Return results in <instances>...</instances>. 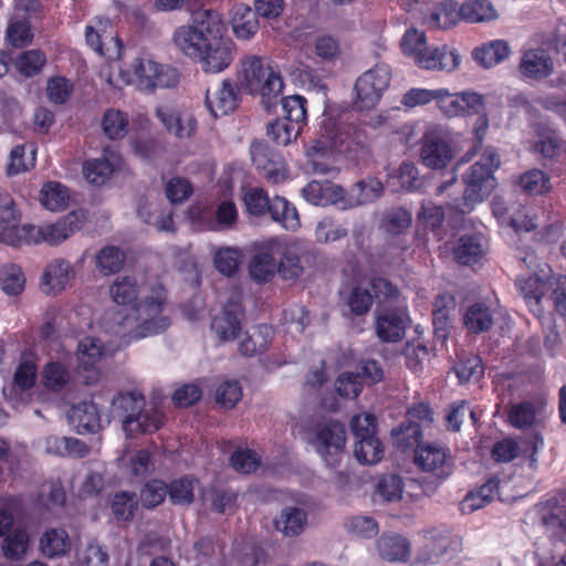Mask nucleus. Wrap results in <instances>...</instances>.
I'll use <instances>...</instances> for the list:
<instances>
[{
    "label": "nucleus",
    "instance_id": "1",
    "mask_svg": "<svg viewBox=\"0 0 566 566\" xmlns=\"http://www.w3.org/2000/svg\"><path fill=\"white\" fill-rule=\"evenodd\" d=\"M164 301V293L158 292L155 296L145 297L137 305L118 312V333L129 339H139L166 331L169 319L161 314Z\"/></svg>",
    "mask_w": 566,
    "mask_h": 566
},
{
    "label": "nucleus",
    "instance_id": "2",
    "mask_svg": "<svg viewBox=\"0 0 566 566\" xmlns=\"http://www.w3.org/2000/svg\"><path fill=\"white\" fill-rule=\"evenodd\" d=\"M112 415L128 434L151 433L164 423V415L154 407L146 409L145 397L137 391L116 395L112 400Z\"/></svg>",
    "mask_w": 566,
    "mask_h": 566
},
{
    "label": "nucleus",
    "instance_id": "3",
    "mask_svg": "<svg viewBox=\"0 0 566 566\" xmlns=\"http://www.w3.org/2000/svg\"><path fill=\"white\" fill-rule=\"evenodd\" d=\"M238 78L241 87L248 93L261 95L266 111H271L276 104V98L284 87L281 75L255 55H248L241 60Z\"/></svg>",
    "mask_w": 566,
    "mask_h": 566
},
{
    "label": "nucleus",
    "instance_id": "4",
    "mask_svg": "<svg viewBox=\"0 0 566 566\" xmlns=\"http://www.w3.org/2000/svg\"><path fill=\"white\" fill-rule=\"evenodd\" d=\"M221 25L217 14L209 10L196 13L192 25H181L174 33L176 46L188 57L197 61Z\"/></svg>",
    "mask_w": 566,
    "mask_h": 566
},
{
    "label": "nucleus",
    "instance_id": "5",
    "mask_svg": "<svg viewBox=\"0 0 566 566\" xmlns=\"http://www.w3.org/2000/svg\"><path fill=\"white\" fill-rule=\"evenodd\" d=\"M346 429L336 420L316 423L310 431V444L318 453L325 465L337 469L345 457Z\"/></svg>",
    "mask_w": 566,
    "mask_h": 566
},
{
    "label": "nucleus",
    "instance_id": "6",
    "mask_svg": "<svg viewBox=\"0 0 566 566\" xmlns=\"http://www.w3.org/2000/svg\"><path fill=\"white\" fill-rule=\"evenodd\" d=\"M247 211L255 217L269 213L273 221L281 223L286 230H296L300 227L298 213L295 207L283 198L275 196L270 199L262 188H250L243 196Z\"/></svg>",
    "mask_w": 566,
    "mask_h": 566
},
{
    "label": "nucleus",
    "instance_id": "7",
    "mask_svg": "<svg viewBox=\"0 0 566 566\" xmlns=\"http://www.w3.org/2000/svg\"><path fill=\"white\" fill-rule=\"evenodd\" d=\"M463 181L465 188L462 196L455 197L448 205L459 213L467 214L491 193L495 187V178L491 168L476 161L463 176Z\"/></svg>",
    "mask_w": 566,
    "mask_h": 566
},
{
    "label": "nucleus",
    "instance_id": "8",
    "mask_svg": "<svg viewBox=\"0 0 566 566\" xmlns=\"http://www.w3.org/2000/svg\"><path fill=\"white\" fill-rule=\"evenodd\" d=\"M391 78L390 67L386 64H377L371 70L363 73L355 83V107L357 109H371L380 101Z\"/></svg>",
    "mask_w": 566,
    "mask_h": 566
},
{
    "label": "nucleus",
    "instance_id": "9",
    "mask_svg": "<svg viewBox=\"0 0 566 566\" xmlns=\"http://www.w3.org/2000/svg\"><path fill=\"white\" fill-rule=\"evenodd\" d=\"M137 86L143 91L156 87H172L179 82L176 69L158 65L149 59H136L133 64Z\"/></svg>",
    "mask_w": 566,
    "mask_h": 566
},
{
    "label": "nucleus",
    "instance_id": "10",
    "mask_svg": "<svg viewBox=\"0 0 566 566\" xmlns=\"http://www.w3.org/2000/svg\"><path fill=\"white\" fill-rule=\"evenodd\" d=\"M250 151L253 165L269 182L277 185L287 178L285 161L265 142H253Z\"/></svg>",
    "mask_w": 566,
    "mask_h": 566
},
{
    "label": "nucleus",
    "instance_id": "11",
    "mask_svg": "<svg viewBox=\"0 0 566 566\" xmlns=\"http://www.w3.org/2000/svg\"><path fill=\"white\" fill-rule=\"evenodd\" d=\"M438 106L447 117L468 116L484 109V98L475 92L450 94L439 90Z\"/></svg>",
    "mask_w": 566,
    "mask_h": 566
},
{
    "label": "nucleus",
    "instance_id": "12",
    "mask_svg": "<svg viewBox=\"0 0 566 566\" xmlns=\"http://www.w3.org/2000/svg\"><path fill=\"white\" fill-rule=\"evenodd\" d=\"M197 61L207 73H219L226 70L233 61V44L221 36V25L216 35L209 38V43L202 51V57Z\"/></svg>",
    "mask_w": 566,
    "mask_h": 566
},
{
    "label": "nucleus",
    "instance_id": "13",
    "mask_svg": "<svg viewBox=\"0 0 566 566\" xmlns=\"http://www.w3.org/2000/svg\"><path fill=\"white\" fill-rule=\"evenodd\" d=\"M413 462L418 469L437 475L438 479H447L450 474L448 451L439 443L428 442L418 446Z\"/></svg>",
    "mask_w": 566,
    "mask_h": 566
},
{
    "label": "nucleus",
    "instance_id": "14",
    "mask_svg": "<svg viewBox=\"0 0 566 566\" xmlns=\"http://www.w3.org/2000/svg\"><path fill=\"white\" fill-rule=\"evenodd\" d=\"M281 253V244L276 239H270L258 248L249 262V273L258 283L268 282L277 271L275 254Z\"/></svg>",
    "mask_w": 566,
    "mask_h": 566
},
{
    "label": "nucleus",
    "instance_id": "15",
    "mask_svg": "<svg viewBox=\"0 0 566 566\" xmlns=\"http://www.w3.org/2000/svg\"><path fill=\"white\" fill-rule=\"evenodd\" d=\"M344 140L337 135L327 136L325 139L314 140L306 150L305 168L308 172L317 175H329L336 170L328 164V157L334 149L343 151Z\"/></svg>",
    "mask_w": 566,
    "mask_h": 566
},
{
    "label": "nucleus",
    "instance_id": "16",
    "mask_svg": "<svg viewBox=\"0 0 566 566\" xmlns=\"http://www.w3.org/2000/svg\"><path fill=\"white\" fill-rule=\"evenodd\" d=\"M344 140L337 135L327 136L325 139L314 140L306 150L305 168L308 172L317 175H329L336 170L328 164V157L334 149L343 151Z\"/></svg>",
    "mask_w": 566,
    "mask_h": 566
},
{
    "label": "nucleus",
    "instance_id": "17",
    "mask_svg": "<svg viewBox=\"0 0 566 566\" xmlns=\"http://www.w3.org/2000/svg\"><path fill=\"white\" fill-rule=\"evenodd\" d=\"M453 150L446 138L428 133L422 137L420 159L422 164L432 169H442L453 159Z\"/></svg>",
    "mask_w": 566,
    "mask_h": 566
},
{
    "label": "nucleus",
    "instance_id": "18",
    "mask_svg": "<svg viewBox=\"0 0 566 566\" xmlns=\"http://www.w3.org/2000/svg\"><path fill=\"white\" fill-rule=\"evenodd\" d=\"M84 221L85 213L78 210L67 213L54 223L36 227L41 232L40 238H36V243L46 242L51 245L59 244L74 232L78 231L83 227Z\"/></svg>",
    "mask_w": 566,
    "mask_h": 566
},
{
    "label": "nucleus",
    "instance_id": "19",
    "mask_svg": "<svg viewBox=\"0 0 566 566\" xmlns=\"http://www.w3.org/2000/svg\"><path fill=\"white\" fill-rule=\"evenodd\" d=\"M156 116L167 133L178 139L191 138L196 133L197 119L187 112L159 106L156 108Z\"/></svg>",
    "mask_w": 566,
    "mask_h": 566
},
{
    "label": "nucleus",
    "instance_id": "20",
    "mask_svg": "<svg viewBox=\"0 0 566 566\" xmlns=\"http://www.w3.org/2000/svg\"><path fill=\"white\" fill-rule=\"evenodd\" d=\"M240 101L238 85L231 80H224L221 87L206 93V106L214 117L224 116L237 109Z\"/></svg>",
    "mask_w": 566,
    "mask_h": 566
},
{
    "label": "nucleus",
    "instance_id": "21",
    "mask_svg": "<svg viewBox=\"0 0 566 566\" xmlns=\"http://www.w3.org/2000/svg\"><path fill=\"white\" fill-rule=\"evenodd\" d=\"M242 307L239 302L230 300L221 313L213 317L211 331L222 342L233 340L241 331Z\"/></svg>",
    "mask_w": 566,
    "mask_h": 566
},
{
    "label": "nucleus",
    "instance_id": "22",
    "mask_svg": "<svg viewBox=\"0 0 566 566\" xmlns=\"http://www.w3.org/2000/svg\"><path fill=\"white\" fill-rule=\"evenodd\" d=\"M460 55L447 46L429 48L427 44L415 55L416 63L426 70L453 71L459 65Z\"/></svg>",
    "mask_w": 566,
    "mask_h": 566
},
{
    "label": "nucleus",
    "instance_id": "23",
    "mask_svg": "<svg viewBox=\"0 0 566 566\" xmlns=\"http://www.w3.org/2000/svg\"><path fill=\"white\" fill-rule=\"evenodd\" d=\"M518 70L524 77L543 80L552 75L554 63L546 50L531 49L523 53Z\"/></svg>",
    "mask_w": 566,
    "mask_h": 566
},
{
    "label": "nucleus",
    "instance_id": "24",
    "mask_svg": "<svg viewBox=\"0 0 566 566\" xmlns=\"http://www.w3.org/2000/svg\"><path fill=\"white\" fill-rule=\"evenodd\" d=\"M67 420L80 434L97 432L102 427L98 408L92 401L72 406L67 411Z\"/></svg>",
    "mask_w": 566,
    "mask_h": 566
},
{
    "label": "nucleus",
    "instance_id": "25",
    "mask_svg": "<svg viewBox=\"0 0 566 566\" xmlns=\"http://www.w3.org/2000/svg\"><path fill=\"white\" fill-rule=\"evenodd\" d=\"M422 546V559L428 563H436L438 559L459 549L461 542L458 537H452L446 531L432 530L424 535Z\"/></svg>",
    "mask_w": 566,
    "mask_h": 566
},
{
    "label": "nucleus",
    "instance_id": "26",
    "mask_svg": "<svg viewBox=\"0 0 566 566\" xmlns=\"http://www.w3.org/2000/svg\"><path fill=\"white\" fill-rule=\"evenodd\" d=\"M457 302L449 293L440 294L433 303V328L434 338L444 343L449 336L452 316L455 313Z\"/></svg>",
    "mask_w": 566,
    "mask_h": 566
},
{
    "label": "nucleus",
    "instance_id": "27",
    "mask_svg": "<svg viewBox=\"0 0 566 566\" xmlns=\"http://www.w3.org/2000/svg\"><path fill=\"white\" fill-rule=\"evenodd\" d=\"M406 326V317L401 313L384 311L377 315L376 334L382 342L396 343L405 336Z\"/></svg>",
    "mask_w": 566,
    "mask_h": 566
},
{
    "label": "nucleus",
    "instance_id": "28",
    "mask_svg": "<svg viewBox=\"0 0 566 566\" xmlns=\"http://www.w3.org/2000/svg\"><path fill=\"white\" fill-rule=\"evenodd\" d=\"M72 277L71 265L59 259L48 264L42 275L41 290L45 294H56L65 289Z\"/></svg>",
    "mask_w": 566,
    "mask_h": 566
},
{
    "label": "nucleus",
    "instance_id": "29",
    "mask_svg": "<svg viewBox=\"0 0 566 566\" xmlns=\"http://www.w3.org/2000/svg\"><path fill=\"white\" fill-rule=\"evenodd\" d=\"M302 193L306 201L315 206L335 203L344 197L343 188L328 180H312L303 188Z\"/></svg>",
    "mask_w": 566,
    "mask_h": 566
},
{
    "label": "nucleus",
    "instance_id": "30",
    "mask_svg": "<svg viewBox=\"0 0 566 566\" xmlns=\"http://www.w3.org/2000/svg\"><path fill=\"white\" fill-rule=\"evenodd\" d=\"M511 54V46L505 40H493L481 44L472 51L473 60L484 69L495 66Z\"/></svg>",
    "mask_w": 566,
    "mask_h": 566
},
{
    "label": "nucleus",
    "instance_id": "31",
    "mask_svg": "<svg viewBox=\"0 0 566 566\" xmlns=\"http://www.w3.org/2000/svg\"><path fill=\"white\" fill-rule=\"evenodd\" d=\"M29 548L30 536L23 525L0 538V551L7 560L24 559Z\"/></svg>",
    "mask_w": 566,
    "mask_h": 566
},
{
    "label": "nucleus",
    "instance_id": "32",
    "mask_svg": "<svg viewBox=\"0 0 566 566\" xmlns=\"http://www.w3.org/2000/svg\"><path fill=\"white\" fill-rule=\"evenodd\" d=\"M0 242L12 247L36 243L41 233L35 226H19V222L0 223Z\"/></svg>",
    "mask_w": 566,
    "mask_h": 566
},
{
    "label": "nucleus",
    "instance_id": "33",
    "mask_svg": "<svg viewBox=\"0 0 566 566\" xmlns=\"http://www.w3.org/2000/svg\"><path fill=\"white\" fill-rule=\"evenodd\" d=\"M231 23L234 34L242 40L251 39L259 30L256 12L242 3L233 7Z\"/></svg>",
    "mask_w": 566,
    "mask_h": 566
},
{
    "label": "nucleus",
    "instance_id": "34",
    "mask_svg": "<svg viewBox=\"0 0 566 566\" xmlns=\"http://www.w3.org/2000/svg\"><path fill=\"white\" fill-rule=\"evenodd\" d=\"M494 323L493 313L483 303L470 305L463 315V324L470 333L480 334L488 332Z\"/></svg>",
    "mask_w": 566,
    "mask_h": 566
},
{
    "label": "nucleus",
    "instance_id": "35",
    "mask_svg": "<svg viewBox=\"0 0 566 566\" xmlns=\"http://www.w3.org/2000/svg\"><path fill=\"white\" fill-rule=\"evenodd\" d=\"M542 523L554 530L566 533V502L549 499L538 507Z\"/></svg>",
    "mask_w": 566,
    "mask_h": 566
},
{
    "label": "nucleus",
    "instance_id": "36",
    "mask_svg": "<svg viewBox=\"0 0 566 566\" xmlns=\"http://www.w3.org/2000/svg\"><path fill=\"white\" fill-rule=\"evenodd\" d=\"M403 492L402 479L397 474H384L379 478L373 500L375 503H391L401 499Z\"/></svg>",
    "mask_w": 566,
    "mask_h": 566
},
{
    "label": "nucleus",
    "instance_id": "37",
    "mask_svg": "<svg viewBox=\"0 0 566 566\" xmlns=\"http://www.w3.org/2000/svg\"><path fill=\"white\" fill-rule=\"evenodd\" d=\"M306 513L298 507H284L280 516L274 521L275 528L285 536H297L306 524Z\"/></svg>",
    "mask_w": 566,
    "mask_h": 566
},
{
    "label": "nucleus",
    "instance_id": "38",
    "mask_svg": "<svg viewBox=\"0 0 566 566\" xmlns=\"http://www.w3.org/2000/svg\"><path fill=\"white\" fill-rule=\"evenodd\" d=\"M126 260L125 252L116 245H106L95 255V266L105 276L118 273Z\"/></svg>",
    "mask_w": 566,
    "mask_h": 566
},
{
    "label": "nucleus",
    "instance_id": "39",
    "mask_svg": "<svg viewBox=\"0 0 566 566\" xmlns=\"http://www.w3.org/2000/svg\"><path fill=\"white\" fill-rule=\"evenodd\" d=\"M384 191L382 184L375 178L356 182L348 192L349 206H361L378 199Z\"/></svg>",
    "mask_w": 566,
    "mask_h": 566
},
{
    "label": "nucleus",
    "instance_id": "40",
    "mask_svg": "<svg viewBox=\"0 0 566 566\" xmlns=\"http://www.w3.org/2000/svg\"><path fill=\"white\" fill-rule=\"evenodd\" d=\"M381 558L389 562L406 560L409 556V542L400 535H382L377 541Z\"/></svg>",
    "mask_w": 566,
    "mask_h": 566
},
{
    "label": "nucleus",
    "instance_id": "41",
    "mask_svg": "<svg viewBox=\"0 0 566 566\" xmlns=\"http://www.w3.org/2000/svg\"><path fill=\"white\" fill-rule=\"evenodd\" d=\"M198 481L191 475H184L172 480L167 485V495L175 505H190L195 500V490Z\"/></svg>",
    "mask_w": 566,
    "mask_h": 566
},
{
    "label": "nucleus",
    "instance_id": "42",
    "mask_svg": "<svg viewBox=\"0 0 566 566\" xmlns=\"http://www.w3.org/2000/svg\"><path fill=\"white\" fill-rule=\"evenodd\" d=\"M302 127L283 118H276L266 125V136L277 146H287L296 140Z\"/></svg>",
    "mask_w": 566,
    "mask_h": 566
},
{
    "label": "nucleus",
    "instance_id": "43",
    "mask_svg": "<svg viewBox=\"0 0 566 566\" xmlns=\"http://www.w3.org/2000/svg\"><path fill=\"white\" fill-rule=\"evenodd\" d=\"M459 14L461 19L471 23L497 18L496 10L489 0H468L460 7Z\"/></svg>",
    "mask_w": 566,
    "mask_h": 566
},
{
    "label": "nucleus",
    "instance_id": "44",
    "mask_svg": "<svg viewBox=\"0 0 566 566\" xmlns=\"http://www.w3.org/2000/svg\"><path fill=\"white\" fill-rule=\"evenodd\" d=\"M40 548L49 558L62 556L70 548L69 535L64 530H49L40 539Z\"/></svg>",
    "mask_w": 566,
    "mask_h": 566
},
{
    "label": "nucleus",
    "instance_id": "45",
    "mask_svg": "<svg viewBox=\"0 0 566 566\" xmlns=\"http://www.w3.org/2000/svg\"><path fill=\"white\" fill-rule=\"evenodd\" d=\"M518 289L531 307L532 312L536 315L543 313L541 301L544 295V283L536 275H530L525 279L517 281Z\"/></svg>",
    "mask_w": 566,
    "mask_h": 566
},
{
    "label": "nucleus",
    "instance_id": "46",
    "mask_svg": "<svg viewBox=\"0 0 566 566\" xmlns=\"http://www.w3.org/2000/svg\"><path fill=\"white\" fill-rule=\"evenodd\" d=\"M453 370L461 384L470 381L476 382L484 374L482 359L476 355H464L460 357L454 364Z\"/></svg>",
    "mask_w": 566,
    "mask_h": 566
},
{
    "label": "nucleus",
    "instance_id": "47",
    "mask_svg": "<svg viewBox=\"0 0 566 566\" xmlns=\"http://www.w3.org/2000/svg\"><path fill=\"white\" fill-rule=\"evenodd\" d=\"M237 494L231 491L208 489L202 493V501L209 509L219 514L230 513L235 505Z\"/></svg>",
    "mask_w": 566,
    "mask_h": 566
},
{
    "label": "nucleus",
    "instance_id": "48",
    "mask_svg": "<svg viewBox=\"0 0 566 566\" xmlns=\"http://www.w3.org/2000/svg\"><path fill=\"white\" fill-rule=\"evenodd\" d=\"M391 434L395 439V444L401 451H406L407 449L421 446L420 439L422 437V431L420 423L408 421L402 422L399 428L392 429Z\"/></svg>",
    "mask_w": 566,
    "mask_h": 566
},
{
    "label": "nucleus",
    "instance_id": "49",
    "mask_svg": "<svg viewBox=\"0 0 566 566\" xmlns=\"http://www.w3.org/2000/svg\"><path fill=\"white\" fill-rule=\"evenodd\" d=\"M128 116L119 109H107L104 113L102 127L109 139L124 138L128 132Z\"/></svg>",
    "mask_w": 566,
    "mask_h": 566
},
{
    "label": "nucleus",
    "instance_id": "50",
    "mask_svg": "<svg viewBox=\"0 0 566 566\" xmlns=\"http://www.w3.org/2000/svg\"><path fill=\"white\" fill-rule=\"evenodd\" d=\"M114 172V165L107 158H96L84 163L83 174L86 180L95 186L104 185Z\"/></svg>",
    "mask_w": 566,
    "mask_h": 566
},
{
    "label": "nucleus",
    "instance_id": "51",
    "mask_svg": "<svg viewBox=\"0 0 566 566\" xmlns=\"http://www.w3.org/2000/svg\"><path fill=\"white\" fill-rule=\"evenodd\" d=\"M411 213L403 208H392L382 214L380 228L389 234H400L411 226Z\"/></svg>",
    "mask_w": 566,
    "mask_h": 566
},
{
    "label": "nucleus",
    "instance_id": "52",
    "mask_svg": "<svg viewBox=\"0 0 566 566\" xmlns=\"http://www.w3.org/2000/svg\"><path fill=\"white\" fill-rule=\"evenodd\" d=\"M483 254L482 238L478 235L462 237L454 248V256L458 262L469 264L476 262Z\"/></svg>",
    "mask_w": 566,
    "mask_h": 566
},
{
    "label": "nucleus",
    "instance_id": "53",
    "mask_svg": "<svg viewBox=\"0 0 566 566\" xmlns=\"http://www.w3.org/2000/svg\"><path fill=\"white\" fill-rule=\"evenodd\" d=\"M40 202L51 211L64 209L69 202L67 189L59 182H48L40 192Z\"/></svg>",
    "mask_w": 566,
    "mask_h": 566
},
{
    "label": "nucleus",
    "instance_id": "54",
    "mask_svg": "<svg viewBox=\"0 0 566 566\" xmlns=\"http://www.w3.org/2000/svg\"><path fill=\"white\" fill-rule=\"evenodd\" d=\"M111 296L117 304L126 305L135 301L139 293V287L134 277L119 276L111 285Z\"/></svg>",
    "mask_w": 566,
    "mask_h": 566
},
{
    "label": "nucleus",
    "instance_id": "55",
    "mask_svg": "<svg viewBox=\"0 0 566 566\" xmlns=\"http://www.w3.org/2000/svg\"><path fill=\"white\" fill-rule=\"evenodd\" d=\"M460 17L454 1L442 2L427 18V23L432 28L448 29L457 23Z\"/></svg>",
    "mask_w": 566,
    "mask_h": 566
},
{
    "label": "nucleus",
    "instance_id": "56",
    "mask_svg": "<svg viewBox=\"0 0 566 566\" xmlns=\"http://www.w3.org/2000/svg\"><path fill=\"white\" fill-rule=\"evenodd\" d=\"M354 454L361 464H375L380 461L384 455L382 446L377 437L356 441L354 446Z\"/></svg>",
    "mask_w": 566,
    "mask_h": 566
},
{
    "label": "nucleus",
    "instance_id": "57",
    "mask_svg": "<svg viewBox=\"0 0 566 566\" xmlns=\"http://www.w3.org/2000/svg\"><path fill=\"white\" fill-rule=\"evenodd\" d=\"M111 507L117 520L126 522L133 520L138 501L135 493L122 491L114 494Z\"/></svg>",
    "mask_w": 566,
    "mask_h": 566
},
{
    "label": "nucleus",
    "instance_id": "58",
    "mask_svg": "<svg viewBox=\"0 0 566 566\" xmlns=\"http://www.w3.org/2000/svg\"><path fill=\"white\" fill-rule=\"evenodd\" d=\"M25 284L21 269L14 264H7L0 269V285L8 295H17L22 292Z\"/></svg>",
    "mask_w": 566,
    "mask_h": 566
},
{
    "label": "nucleus",
    "instance_id": "59",
    "mask_svg": "<svg viewBox=\"0 0 566 566\" xmlns=\"http://www.w3.org/2000/svg\"><path fill=\"white\" fill-rule=\"evenodd\" d=\"M102 343L92 337H85L77 344V360L84 369L92 368L102 356Z\"/></svg>",
    "mask_w": 566,
    "mask_h": 566
},
{
    "label": "nucleus",
    "instance_id": "60",
    "mask_svg": "<svg viewBox=\"0 0 566 566\" xmlns=\"http://www.w3.org/2000/svg\"><path fill=\"white\" fill-rule=\"evenodd\" d=\"M167 496V484L160 480H151L143 485L139 492V501L146 509H155Z\"/></svg>",
    "mask_w": 566,
    "mask_h": 566
},
{
    "label": "nucleus",
    "instance_id": "61",
    "mask_svg": "<svg viewBox=\"0 0 566 566\" xmlns=\"http://www.w3.org/2000/svg\"><path fill=\"white\" fill-rule=\"evenodd\" d=\"M271 329L268 326H261L253 334L244 338L239 344V350L245 356H253L263 353L270 342Z\"/></svg>",
    "mask_w": 566,
    "mask_h": 566
},
{
    "label": "nucleus",
    "instance_id": "62",
    "mask_svg": "<svg viewBox=\"0 0 566 566\" xmlns=\"http://www.w3.org/2000/svg\"><path fill=\"white\" fill-rule=\"evenodd\" d=\"M35 149L31 146L29 157L25 158V146L18 145L12 148L7 166L8 176H15L27 171L30 167L34 166Z\"/></svg>",
    "mask_w": 566,
    "mask_h": 566
},
{
    "label": "nucleus",
    "instance_id": "63",
    "mask_svg": "<svg viewBox=\"0 0 566 566\" xmlns=\"http://www.w3.org/2000/svg\"><path fill=\"white\" fill-rule=\"evenodd\" d=\"M536 412L534 405L530 401H522L512 405L509 411V422L517 429H527L535 422Z\"/></svg>",
    "mask_w": 566,
    "mask_h": 566
},
{
    "label": "nucleus",
    "instance_id": "64",
    "mask_svg": "<svg viewBox=\"0 0 566 566\" xmlns=\"http://www.w3.org/2000/svg\"><path fill=\"white\" fill-rule=\"evenodd\" d=\"M237 559L240 566H266L265 551L253 542H247L239 549Z\"/></svg>",
    "mask_w": 566,
    "mask_h": 566
}]
</instances>
